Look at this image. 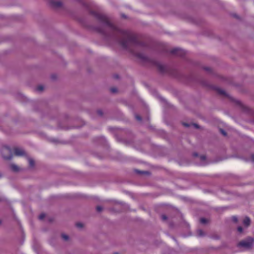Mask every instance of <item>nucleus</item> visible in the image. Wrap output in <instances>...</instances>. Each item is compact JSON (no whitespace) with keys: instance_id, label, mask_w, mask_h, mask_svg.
Here are the masks:
<instances>
[{"instance_id":"obj_55","label":"nucleus","mask_w":254,"mask_h":254,"mask_svg":"<svg viewBox=\"0 0 254 254\" xmlns=\"http://www.w3.org/2000/svg\"><path fill=\"white\" fill-rule=\"evenodd\" d=\"M2 177V174H0V178Z\"/></svg>"},{"instance_id":"obj_26","label":"nucleus","mask_w":254,"mask_h":254,"mask_svg":"<svg viewBox=\"0 0 254 254\" xmlns=\"http://www.w3.org/2000/svg\"><path fill=\"white\" fill-rule=\"evenodd\" d=\"M232 220L233 221V222H234L235 223H237L238 222V219L237 217L236 216H232Z\"/></svg>"},{"instance_id":"obj_44","label":"nucleus","mask_w":254,"mask_h":254,"mask_svg":"<svg viewBox=\"0 0 254 254\" xmlns=\"http://www.w3.org/2000/svg\"><path fill=\"white\" fill-rule=\"evenodd\" d=\"M1 201H5V202H7V201H8V200H7V199H6V198H0V202H1Z\"/></svg>"},{"instance_id":"obj_1","label":"nucleus","mask_w":254,"mask_h":254,"mask_svg":"<svg viewBox=\"0 0 254 254\" xmlns=\"http://www.w3.org/2000/svg\"><path fill=\"white\" fill-rule=\"evenodd\" d=\"M88 12L103 25V26H92L91 27L102 35L107 40H112L118 43L125 50H130L131 44L145 46V43L139 41L135 35L128 30L118 28L111 23L105 15L89 9Z\"/></svg>"},{"instance_id":"obj_27","label":"nucleus","mask_w":254,"mask_h":254,"mask_svg":"<svg viewBox=\"0 0 254 254\" xmlns=\"http://www.w3.org/2000/svg\"><path fill=\"white\" fill-rule=\"evenodd\" d=\"M96 211L98 212H101L103 209V208L101 206H97L96 207Z\"/></svg>"},{"instance_id":"obj_31","label":"nucleus","mask_w":254,"mask_h":254,"mask_svg":"<svg viewBox=\"0 0 254 254\" xmlns=\"http://www.w3.org/2000/svg\"><path fill=\"white\" fill-rule=\"evenodd\" d=\"M183 125L186 127H189L191 126V124L184 122Z\"/></svg>"},{"instance_id":"obj_19","label":"nucleus","mask_w":254,"mask_h":254,"mask_svg":"<svg viewBox=\"0 0 254 254\" xmlns=\"http://www.w3.org/2000/svg\"><path fill=\"white\" fill-rule=\"evenodd\" d=\"M61 237H62V239L65 241H67L69 239V236L65 234H64V233L62 234Z\"/></svg>"},{"instance_id":"obj_7","label":"nucleus","mask_w":254,"mask_h":254,"mask_svg":"<svg viewBox=\"0 0 254 254\" xmlns=\"http://www.w3.org/2000/svg\"><path fill=\"white\" fill-rule=\"evenodd\" d=\"M127 132L129 134V139L122 138L117 137V139L119 142H123L125 144L128 145L133 143L134 135L130 130H127Z\"/></svg>"},{"instance_id":"obj_53","label":"nucleus","mask_w":254,"mask_h":254,"mask_svg":"<svg viewBox=\"0 0 254 254\" xmlns=\"http://www.w3.org/2000/svg\"><path fill=\"white\" fill-rule=\"evenodd\" d=\"M113 254H119V253L118 252H115Z\"/></svg>"},{"instance_id":"obj_37","label":"nucleus","mask_w":254,"mask_h":254,"mask_svg":"<svg viewBox=\"0 0 254 254\" xmlns=\"http://www.w3.org/2000/svg\"><path fill=\"white\" fill-rule=\"evenodd\" d=\"M161 218L162 220L165 221L167 220L168 217L166 215L163 214L161 215Z\"/></svg>"},{"instance_id":"obj_48","label":"nucleus","mask_w":254,"mask_h":254,"mask_svg":"<svg viewBox=\"0 0 254 254\" xmlns=\"http://www.w3.org/2000/svg\"><path fill=\"white\" fill-rule=\"evenodd\" d=\"M34 110L35 111H38V109H37L36 107H35L34 108Z\"/></svg>"},{"instance_id":"obj_41","label":"nucleus","mask_w":254,"mask_h":254,"mask_svg":"<svg viewBox=\"0 0 254 254\" xmlns=\"http://www.w3.org/2000/svg\"><path fill=\"white\" fill-rule=\"evenodd\" d=\"M169 225L170 228H173L174 226V223L172 221L169 222Z\"/></svg>"},{"instance_id":"obj_54","label":"nucleus","mask_w":254,"mask_h":254,"mask_svg":"<svg viewBox=\"0 0 254 254\" xmlns=\"http://www.w3.org/2000/svg\"><path fill=\"white\" fill-rule=\"evenodd\" d=\"M173 239L175 241H176V242H177L176 239L174 237H173Z\"/></svg>"},{"instance_id":"obj_43","label":"nucleus","mask_w":254,"mask_h":254,"mask_svg":"<svg viewBox=\"0 0 254 254\" xmlns=\"http://www.w3.org/2000/svg\"><path fill=\"white\" fill-rule=\"evenodd\" d=\"M127 130H126V131H125V133H126V136H127V139H129V133H128L127 132Z\"/></svg>"},{"instance_id":"obj_15","label":"nucleus","mask_w":254,"mask_h":254,"mask_svg":"<svg viewBox=\"0 0 254 254\" xmlns=\"http://www.w3.org/2000/svg\"><path fill=\"white\" fill-rule=\"evenodd\" d=\"M171 73L172 75H173L174 76L177 78H181V77L183 76L184 75H183L182 73L179 72L176 69H173L171 71Z\"/></svg>"},{"instance_id":"obj_33","label":"nucleus","mask_w":254,"mask_h":254,"mask_svg":"<svg viewBox=\"0 0 254 254\" xmlns=\"http://www.w3.org/2000/svg\"><path fill=\"white\" fill-rule=\"evenodd\" d=\"M191 126H193L195 128L199 129L200 128V126L195 123H192L191 124Z\"/></svg>"},{"instance_id":"obj_46","label":"nucleus","mask_w":254,"mask_h":254,"mask_svg":"<svg viewBox=\"0 0 254 254\" xmlns=\"http://www.w3.org/2000/svg\"><path fill=\"white\" fill-rule=\"evenodd\" d=\"M251 161L254 162V154H252L251 155Z\"/></svg>"},{"instance_id":"obj_20","label":"nucleus","mask_w":254,"mask_h":254,"mask_svg":"<svg viewBox=\"0 0 254 254\" xmlns=\"http://www.w3.org/2000/svg\"><path fill=\"white\" fill-rule=\"evenodd\" d=\"M200 222L202 224H206L208 223V220L205 218H201L200 219Z\"/></svg>"},{"instance_id":"obj_45","label":"nucleus","mask_w":254,"mask_h":254,"mask_svg":"<svg viewBox=\"0 0 254 254\" xmlns=\"http://www.w3.org/2000/svg\"><path fill=\"white\" fill-rule=\"evenodd\" d=\"M233 16L237 18V19H239L240 18V17L236 14H233Z\"/></svg>"},{"instance_id":"obj_11","label":"nucleus","mask_w":254,"mask_h":254,"mask_svg":"<svg viewBox=\"0 0 254 254\" xmlns=\"http://www.w3.org/2000/svg\"><path fill=\"white\" fill-rule=\"evenodd\" d=\"M94 141L99 142L100 143L104 145H107V141L105 138L103 136L97 137L94 139Z\"/></svg>"},{"instance_id":"obj_40","label":"nucleus","mask_w":254,"mask_h":254,"mask_svg":"<svg viewBox=\"0 0 254 254\" xmlns=\"http://www.w3.org/2000/svg\"><path fill=\"white\" fill-rule=\"evenodd\" d=\"M51 78L53 79V80H55L57 79V75L56 74H53L51 75Z\"/></svg>"},{"instance_id":"obj_12","label":"nucleus","mask_w":254,"mask_h":254,"mask_svg":"<svg viewBox=\"0 0 254 254\" xmlns=\"http://www.w3.org/2000/svg\"><path fill=\"white\" fill-rule=\"evenodd\" d=\"M134 172L139 175H147L149 176L151 175L150 172L148 171H141L137 169H135Z\"/></svg>"},{"instance_id":"obj_13","label":"nucleus","mask_w":254,"mask_h":254,"mask_svg":"<svg viewBox=\"0 0 254 254\" xmlns=\"http://www.w3.org/2000/svg\"><path fill=\"white\" fill-rule=\"evenodd\" d=\"M251 221L250 218L246 216L243 220V224L246 227H248L251 225Z\"/></svg>"},{"instance_id":"obj_30","label":"nucleus","mask_w":254,"mask_h":254,"mask_svg":"<svg viewBox=\"0 0 254 254\" xmlns=\"http://www.w3.org/2000/svg\"><path fill=\"white\" fill-rule=\"evenodd\" d=\"M199 157H200V160L202 162L205 161L206 159V156L203 155H200L199 156Z\"/></svg>"},{"instance_id":"obj_35","label":"nucleus","mask_w":254,"mask_h":254,"mask_svg":"<svg viewBox=\"0 0 254 254\" xmlns=\"http://www.w3.org/2000/svg\"><path fill=\"white\" fill-rule=\"evenodd\" d=\"M45 217V214L44 213H41L39 216V219L40 220H42Z\"/></svg>"},{"instance_id":"obj_21","label":"nucleus","mask_w":254,"mask_h":254,"mask_svg":"<svg viewBox=\"0 0 254 254\" xmlns=\"http://www.w3.org/2000/svg\"><path fill=\"white\" fill-rule=\"evenodd\" d=\"M202 68H203L204 70H205V71H207V72H209V73H212V69H211L210 67H209L203 66V67H202Z\"/></svg>"},{"instance_id":"obj_47","label":"nucleus","mask_w":254,"mask_h":254,"mask_svg":"<svg viewBox=\"0 0 254 254\" xmlns=\"http://www.w3.org/2000/svg\"><path fill=\"white\" fill-rule=\"evenodd\" d=\"M122 17L124 18H127V16L126 15H125V14H122Z\"/></svg>"},{"instance_id":"obj_36","label":"nucleus","mask_w":254,"mask_h":254,"mask_svg":"<svg viewBox=\"0 0 254 254\" xmlns=\"http://www.w3.org/2000/svg\"><path fill=\"white\" fill-rule=\"evenodd\" d=\"M110 91H111V92L114 93L117 92L118 90H117V89L116 88H111L110 89Z\"/></svg>"},{"instance_id":"obj_4","label":"nucleus","mask_w":254,"mask_h":254,"mask_svg":"<svg viewBox=\"0 0 254 254\" xmlns=\"http://www.w3.org/2000/svg\"><path fill=\"white\" fill-rule=\"evenodd\" d=\"M135 57L141 60L142 62H147L149 63H150L151 64L156 66L159 72L161 73H164L167 71H168V70L167 69V67L161 64L160 63H159L158 62L156 61L155 60L152 59L148 57L147 56H146L144 55L142 53H137L135 54Z\"/></svg>"},{"instance_id":"obj_49","label":"nucleus","mask_w":254,"mask_h":254,"mask_svg":"<svg viewBox=\"0 0 254 254\" xmlns=\"http://www.w3.org/2000/svg\"><path fill=\"white\" fill-rule=\"evenodd\" d=\"M160 99H161V101H165V100L164 98H163L162 97H160Z\"/></svg>"},{"instance_id":"obj_29","label":"nucleus","mask_w":254,"mask_h":254,"mask_svg":"<svg viewBox=\"0 0 254 254\" xmlns=\"http://www.w3.org/2000/svg\"><path fill=\"white\" fill-rule=\"evenodd\" d=\"M114 202L115 203V204H120L122 206L124 205L125 204V203L123 202H121V201H117V200H114Z\"/></svg>"},{"instance_id":"obj_8","label":"nucleus","mask_w":254,"mask_h":254,"mask_svg":"<svg viewBox=\"0 0 254 254\" xmlns=\"http://www.w3.org/2000/svg\"><path fill=\"white\" fill-rule=\"evenodd\" d=\"M170 53L172 55H177L181 57H183L186 55L185 51L178 48L172 49L170 51Z\"/></svg>"},{"instance_id":"obj_9","label":"nucleus","mask_w":254,"mask_h":254,"mask_svg":"<svg viewBox=\"0 0 254 254\" xmlns=\"http://www.w3.org/2000/svg\"><path fill=\"white\" fill-rule=\"evenodd\" d=\"M49 2L50 5L54 8H60L63 6V2L61 1L49 0Z\"/></svg>"},{"instance_id":"obj_23","label":"nucleus","mask_w":254,"mask_h":254,"mask_svg":"<svg viewBox=\"0 0 254 254\" xmlns=\"http://www.w3.org/2000/svg\"><path fill=\"white\" fill-rule=\"evenodd\" d=\"M97 114L98 116L102 117L103 116V112L101 109H98L97 110Z\"/></svg>"},{"instance_id":"obj_5","label":"nucleus","mask_w":254,"mask_h":254,"mask_svg":"<svg viewBox=\"0 0 254 254\" xmlns=\"http://www.w3.org/2000/svg\"><path fill=\"white\" fill-rule=\"evenodd\" d=\"M254 245V238L252 237H248L245 240L240 241L238 244V247L249 249L252 248Z\"/></svg>"},{"instance_id":"obj_39","label":"nucleus","mask_w":254,"mask_h":254,"mask_svg":"<svg viewBox=\"0 0 254 254\" xmlns=\"http://www.w3.org/2000/svg\"><path fill=\"white\" fill-rule=\"evenodd\" d=\"M79 22H80L82 24H83V25H85V20H84V19L81 18V19H79Z\"/></svg>"},{"instance_id":"obj_22","label":"nucleus","mask_w":254,"mask_h":254,"mask_svg":"<svg viewBox=\"0 0 254 254\" xmlns=\"http://www.w3.org/2000/svg\"><path fill=\"white\" fill-rule=\"evenodd\" d=\"M44 89V86L42 85H39L36 88V91L41 92Z\"/></svg>"},{"instance_id":"obj_3","label":"nucleus","mask_w":254,"mask_h":254,"mask_svg":"<svg viewBox=\"0 0 254 254\" xmlns=\"http://www.w3.org/2000/svg\"><path fill=\"white\" fill-rule=\"evenodd\" d=\"M135 57L141 60L142 62H147L149 63H150L151 64L156 66L159 72L161 73H164L167 71H168V70L167 69V67L161 64L160 63H159L158 62L156 61L155 60L152 59L148 57L147 56H146L144 55L142 53H137L135 54Z\"/></svg>"},{"instance_id":"obj_6","label":"nucleus","mask_w":254,"mask_h":254,"mask_svg":"<svg viewBox=\"0 0 254 254\" xmlns=\"http://www.w3.org/2000/svg\"><path fill=\"white\" fill-rule=\"evenodd\" d=\"M2 158L5 160H10L12 158V153L11 148L7 146H3L1 150Z\"/></svg>"},{"instance_id":"obj_10","label":"nucleus","mask_w":254,"mask_h":254,"mask_svg":"<svg viewBox=\"0 0 254 254\" xmlns=\"http://www.w3.org/2000/svg\"><path fill=\"white\" fill-rule=\"evenodd\" d=\"M14 154L17 156H23L26 155L25 151L19 148L15 147L14 149Z\"/></svg>"},{"instance_id":"obj_14","label":"nucleus","mask_w":254,"mask_h":254,"mask_svg":"<svg viewBox=\"0 0 254 254\" xmlns=\"http://www.w3.org/2000/svg\"><path fill=\"white\" fill-rule=\"evenodd\" d=\"M158 52L161 54H167L168 53V50L165 47L161 46L158 48Z\"/></svg>"},{"instance_id":"obj_51","label":"nucleus","mask_w":254,"mask_h":254,"mask_svg":"<svg viewBox=\"0 0 254 254\" xmlns=\"http://www.w3.org/2000/svg\"><path fill=\"white\" fill-rule=\"evenodd\" d=\"M109 129L110 130H112L114 128H112V127H109Z\"/></svg>"},{"instance_id":"obj_42","label":"nucleus","mask_w":254,"mask_h":254,"mask_svg":"<svg viewBox=\"0 0 254 254\" xmlns=\"http://www.w3.org/2000/svg\"><path fill=\"white\" fill-rule=\"evenodd\" d=\"M113 77H114L115 79H119V77H120V76H119V75L118 74H114V75H113Z\"/></svg>"},{"instance_id":"obj_34","label":"nucleus","mask_w":254,"mask_h":254,"mask_svg":"<svg viewBox=\"0 0 254 254\" xmlns=\"http://www.w3.org/2000/svg\"><path fill=\"white\" fill-rule=\"evenodd\" d=\"M220 132L224 136H226L227 135V132L223 129H222V128H220Z\"/></svg>"},{"instance_id":"obj_52","label":"nucleus","mask_w":254,"mask_h":254,"mask_svg":"<svg viewBox=\"0 0 254 254\" xmlns=\"http://www.w3.org/2000/svg\"><path fill=\"white\" fill-rule=\"evenodd\" d=\"M149 128H150L151 129H152L154 128L152 126H150Z\"/></svg>"},{"instance_id":"obj_24","label":"nucleus","mask_w":254,"mask_h":254,"mask_svg":"<svg viewBox=\"0 0 254 254\" xmlns=\"http://www.w3.org/2000/svg\"><path fill=\"white\" fill-rule=\"evenodd\" d=\"M76 226L77 227V228H82L84 226V225L83 223H81V222H77L75 224Z\"/></svg>"},{"instance_id":"obj_16","label":"nucleus","mask_w":254,"mask_h":254,"mask_svg":"<svg viewBox=\"0 0 254 254\" xmlns=\"http://www.w3.org/2000/svg\"><path fill=\"white\" fill-rule=\"evenodd\" d=\"M28 161L29 162V167L30 168L34 167V166L35 165V163L34 160L32 158H31L30 157H28Z\"/></svg>"},{"instance_id":"obj_38","label":"nucleus","mask_w":254,"mask_h":254,"mask_svg":"<svg viewBox=\"0 0 254 254\" xmlns=\"http://www.w3.org/2000/svg\"><path fill=\"white\" fill-rule=\"evenodd\" d=\"M192 156L194 158L197 157H199V154L198 153L195 152L192 153Z\"/></svg>"},{"instance_id":"obj_17","label":"nucleus","mask_w":254,"mask_h":254,"mask_svg":"<svg viewBox=\"0 0 254 254\" xmlns=\"http://www.w3.org/2000/svg\"><path fill=\"white\" fill-rule=\"evenodd\" d=\"M197 235L198 237H202L206 235L205 233L201 229L197 230Z\"/></svg>"},{"instance_id":"obj_25","label":"nucleus","mask_w":254,"mask_h":254,"mask_svg":"<svg viewBox=\"0 0 254 254\" xmlns=\"http://www.w3.org/2000/svg\"><path fill=\"white\" fill-rule=\"evenodd\" d=\"M135 118L136 120H137L138 121H142V117L138 114H135Z\"/></svg>"},{"instance_id":"obj_50","label":"nucleus","mask_w":254,"mask_h":254,"mask_svg":"<svg viewBox=\"0 0 254 254\" xmlns=\"http://www.w3.org/2000/svg\"><path fill=\"white\" fill-rule=\"evenodd\" d=\"M146 120L148 121H149L150 120V118L149 117H147V118H146Z\"/></svg>"},{"instance_id":"obj_18","label":"nucleus","mask_w":254,"mask_h":254,"mask_svg":"<svg viewBox=\"0 0 254 254\" xmlns=\"http://www.w3.org/2000/svg\"><path fill=\"white\" fill-rule=\"evenodd\" d=\"M10 168L13 172H17L19 171V167L15 164H11L10 165Z\"/></svg>"},{"instance_id":"obj_56","label":"nucleus","mask_w":254,"mask_h":254,"mask_svg":"<svg viewBox=\"0 0 254 254\" xmlns=\"http://www.w3.org/2000/svg\"><path fill=\"white\" fill-rule=\"evenodd\" d=\"M1 223H2V221H1V220L0 219V225L1 224Z\"/></svg>"},{"instance_id":"obj_2","label":"nucleus","mask_w":254,"mask_h":254,"mask_svg":"<svg viewBox=\"0 0 254 254\" xmlns=\"http://www.w3.org/2000/svg\"><path fill=\"white\" fill-rule=\"evenodd\" d=\"M186 78L187 79V80L188 81L195 82H197V83L200 84L203 87L212 89L216 91L219 94L222 95L225 97L229 98L232 101L235 102L237 105H238L241 107H243V105H242V103L241 102V101H240L239 100H235V99H233V98L230 97L229 94H227L224 90H222L218 87H217L216 86L210 85L207 80H206L204 79L198 77L193 74H190V75L187 76L186 77Z\"/></svg>"},{"instance_id":"obj_28","label":"nucleus","mask_w":254,"mask_h":254,"mask_svg":"<svg viewBox=\"0 0 254 254\" xmlns=\"http://www.w3.org/2000/svg\"><path fill=\"white\" fill-rule=\"evenodd\" d=\"M50 140L51 142H54L56 144L61 143V142L59 140H58L57 139H55V138L51 139Z\"/></svg>"},{"instance_id":"obj_32","label":"nucleus","mask_w":254,"mask_h":254,"mask_svg":"<svg viewBox=\"0 0 254 254\" xmlns=\"http://www.w3.org/2000/svg\"><path fill=\"white\" fill-rule=\"evenodd\" d=\"M237 230L240 233H242L243 232V228L242 226H239L237 228Z\"/></svg>"}]
</instances>
